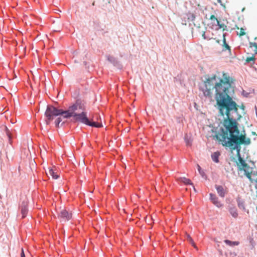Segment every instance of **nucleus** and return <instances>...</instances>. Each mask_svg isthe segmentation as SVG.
<instances>
[{"label": "nucleus", "mask_w": 257, "mask_h": 257, "mask_svg": "<svg viewBox=\"0 0 257 257\" xmlns=\"http://www.w3.org/2000/svg\"><path fill=\"white\" fill-rule=\"evenodd\" d=\"M228 35V34L226 33H224L223 34V39H226L225 37Z\"/></svg>", "instance_id": "nucleus-32"}, {"label": "nucleus", "mask_w": 257, "mask_h": 257, "mask_svg": "<svg viewBox=\"0 0 257 257\" xmlns=\"http://www.w3.org/2000/svg\"><path fill=\"white\" fill-rule=\"evenodd\" d=\"M256 53V54H257V52H256V53Z\"/></svg>", "instance_id": "nucleus-40"}, {"label": "nucleus", "mask_w": 257, "mask_h": 257, "mask_svg": "<svg viewBox=\"0 0 257 257\" xmlns=\"http://www.w3.org/2000/svg\"><path fill=\"white\" fill-rule=\"evenodd\" d=\"M220 155V153L219 152L217 151L215 152H214L211 154V158L212 160L215 163H218L219 162V157Z\"/></svg>", "instance_id": "nucleus-15"}, {"label": "nucleus", "mask_w": 257, "mask_h": 257, "mask_svg": "<svg viewBox=\"0 0 257 257\" xmlns=\"http://www.w3.org/2000/svg\"><path fill=\"white\" fill-rule=\"evenodd\" d=\"M224 242L226 244H227L228 245L230 246H235V245H238L239 244V241H231V240H228V239L224 240Z\"/></svg>", "instance_id": "nucleus-18"}, {"label": "nucleus", "mask_w": 257, "mask_h": 257, "mask_svg": "<svg viewBox=\"0 0 257 257\" xmlns=\"http://www.w3.org/2000/svg\"><path fill=\"white\" fill-rule=\"evenodd\" d=\"M105 57L106 60L111 64L113 67L119 70L123 69V65L121 62L119 60L117 57H115L110 55H106Z\"/></svg>", "instance_id": "nucleus-5"}, {"label": "nucleus", "mask_w": 257, "mask_h": 257, "mask_svg": "<svg viewBox=\"0 0 257 257\" xmlns=\"http://www.w3.org/2000/svg\"><path fill=\"white\" fill-rule=\"evenodd\" d=\"M252 134H253V135H254V134H255V132H252Z\"/></svg>", "instance_id": "nucleus-36"}, {"label": "nucleus", "mask_w": 257, "mask_h": 257, "mask_svg": "<svg viewBox=\"0 0 257 257\" xmlns=\"http://www.w3.org/2000/svg\"><path fill=\"white\" fill-rule=\"evenodd\" d=\"M239 106L238 107H240L241 109H242L243 110H244L245 109V106L243 104H242L241 106H239V105H238Z\"/></svg>", "instance_id": "nucleus-31"}, {"label": "nucleus", "mask_w": 257, "mask_h": 257, "mask_svg": "<svg viewBox=\"0 0 257 257\" xmlns=\"http://www.w3.org/2000/svg\"><path fill=\"white\" fill-rule=\"evenodd\" d=\"M49 173L52 177H60V174H58V170L55 166L48 168Z\"/></svg>", "instance_id": "nucleus-12"}, {"label": "nucleus", "mask_w": 257, "mask_h": 257, "mask_svg": "<svg viewBox=\"0 0 257 257\" xmlns=\"http://www.w3.org/2000/svg\"><path fill=\"white\" fill-rule=\"evenodd\" d=\"M181 24H182L183 25H185V26L187 25V21H186V20L185 19V18L182 19Z\"/></svg>", "instance_id": "nucleus-26"}, {"label": "nucleus", "mask_w": 257, "mask_h": 257, "mask_svg": "<svg viewBox=\"0 0 257 257\" xmlns=\"http://www.w3.org/2000/svg\"><path fill=\"white\" fill-rule=\"evenodd\" d=\"M184 140L187 146H191L192 145V141L187 136H185Z\"/></svg>", "instance_id": "nucleus-22"}, {"label": "nucleus", "mask_w": 257, "mask_h": 257, "mask_svg": "<svg viewBox=\"0 0 257 257\" xmlns=\"http://www.w3.org/2000/svg\"><path fill=\"white\" fill-rule=\"evenodd\" d=\"M245 30V29L241 28L240 29L239 33H238V32H237V34L238 35H239L240 36H242L245 35V33L244 32Z\"/></svg>", "instance_id": "nucleus-24"}, {"label": "nucleus", "mask_w": 257, "mask_h": 257, "mask_svg": "<svg viewBox=\"0 0 257 257\" xmlns=\"http://www.w3.org/2000/svg\"><path fill=\"white\" fill-rule=\"evenodd\" d=\"M198 171L201 175V177H204V172L201 169V167L198 165Z\"/></svg>", "instance_id": "nucleus-25"}, {"label": "nucleus", "mask_w": 257, "mask_h": 257, "mask_svg": "<svg viewBox=\"0 0 257 257\" xmlns=\"http://www.w3.org/2000/svg\"><path fill=\"white\" fill-rule=\"evenodd\" d=\"M210 199L211 202L215 205L216 207L220 208L222 206V204L218 200V197L214 194L212 193L209 194Z\"/></svg>", "instance_id": "nucleus-8"}, {"label": "nucleus", "mask_w": 257, "mask_h": 257, "mask_svg": "<svg viewBox=\"0 0 257 257\" xmlns=\"http://www.w3.org/2000/svg\"><path fill=\"white\" fill-rule=\"evenodd\" d=\"M187 20L188 21L194 22L196 18V16L194 14L188 13L187 14Z\"/></svg>", "instance_id": "nucleus-19"}, {"label": "nucleus", "mask_w": 257, "mask_h": 257, "mask_svg": "<svg viewBox=\"0 0 257 257\" xmlns=\"http://www.w3.org/2000/svg\"><path fill=\"white\" fill-rule=\"evenodd\" d=\"M209 20L211 21L210 23L211 26L210 27L211 29H214L215 27H218L221 23L216 17L213 15H211Z\"/></svg>", "instance_id": "nucleus-10"}, {"label": "nucleus", "mask_w": 257, "mask_h": 257, "mask_svg": "<svg viewBox=\"0 0 257 257\" xmlns=\"http://www.w3.org/2000/svg\"><path fill=\"white\" fill-rule=\"evenodd\" d=\"M72 217L71 212H69L65 209H63L58 213V218L61 222H66L70 220Z\"/></svg>", "instance_id": "nucleus-6"}, {"label": "nucleus", "mask_w": 257, "mask_h": 257, "mask_svg": "<svg viewBox=\"0 0 257 257\" xmlns=\"http://www.w3.org/2000/svg\"><path fill=\"white\" fill-rule=\"evenodd\" d=\"M215 187L219 196L222 198L224 197L226 193V189L221 185H215Z\"/></svg>", "instance_id": "nucleus-11"}, {"label": "nucleus", "mask_w": 257, "mask_h": 257, "mask_svg": "<svg viewBox=\"0 0 257 257\" xmlns=\"http://www.w3.org/2000/svg\"><path fill=\"white\" fill-rule=\"evenodd\" d=\"M187 240L190 243L192 244V246H193L194 247H196L195 243L189 234H187Z\"/></svg>", "instance_id": "nucleus-23"}, {"label": "nucleus", "mask_w": 257, "mask_h": 257, "mask_svg": "<svg viewBox=\"0 0 257 257\" xmlns=\"http://www.w3.org/2000/svg\"><path fill=\"white\" fill-rule=\"evenodd\" d=\"M221 46L222 47V51L228 50L229 52H231V48L227 43L226 39H223L222 44H221Z\"/></svg>", "instance_id": "nucleus-16"}, {"label": "nucleus", "mask_w": 257, "mask_h": 257, "mask_svg": "<svg viewBox=\"0 0 257 257\" xmlns=\"http://www.w3.org/2000/svg\"><path fill=\"white\" fill-rule=\"evenodd\" d=\"M217 42L218 43H219V42H220V40H217Z\"/></svg>", "instance_id": "nucleus-35"}, {"label": "nucleus", "mask_w": 257, "mask_h": 257, "mask_svg": "<svg viewBox=\"0 0 257 257\" xmlns=\"http://www.w3.org/2000/svg\"><path fill=\"white\" fill-rule=\"evenodd\" d=\"M5 132L8 137L9 142L10 144H12V139H13V135L10 130L7 127V126H5Z\"/></svg>", "instance_id": "nucleus-13"}, {"label": "nucleus", "mask_w": 257, "mask_h": 257, "mask_svg": "<svg viewBox=\"0 0 257 257\" xmlns=\"http://www.w3.org/2000/svg\"><path fill=\"white\" fill-rule=\"evenodd\" d=\"M83 64L85 66V68L88 69V70H89V66L88 65V62L85 61H84L83 62Z\"/></svg>", "instance_id": "nucleus-27"}, {"label": "nucleus", "mask_w": 257, "mask_h": 257, "mask_svg": "<svg viewBox=\"0 0 257 257\" xmlns=\"http://www.w3.org/2000/svg\"><path fill=\"white\" fill-rule=\"evenodd\" d=\"M229 212L233 217L236 218L238 216V212L236 207H230L229 209Z\"/></svg>", "instance_id": "nucleus-17"}, {"label": "nucleus", "mask_w": 257, "mask_h": 257, "mask_svg": "<svg viewBox=\"0 0 257 257\" xmlns=\"http://www.w3.org/2000/svg\"><path fill=\"white\" fill-rule=\"evenodd\" d=\"M85 110V101L81 98H77L74 102L69 105L66 110L48 104L44 113L46 117L45 122L47 125H49L55 117L58 116L55 119L54 123L56 127L59 128L65 123L63 122L60 125L62 121V117L66 119L72 117L73 122L81 123L92 127H102V123L95 121L93 117L88 116L87 112Z\"/></svg>", "instance_id": "nucleus-2"}, {"label": "nucleus", "mask_w": 257, "mask_h": 257, "mask_svg": "<svg viewBox=\"0 0 257 257\" xmlns=\"http://www.w3.org/2000/svg\"><path fill=\"white\" fill-rule=\"evenodd\" d=\"M249 180H251V177H249V178H248Z\"/></svg>", "instance_id": "nucleus-38"}, {"label": "nucleus", "mask_w": 257, "mask_h": 257, "mask_svg": "<svg viewBox=\"0 0 257 257\" xmlns=\"http://www.w3.org/2000/svg\"><path fill=\"white\" fill-rule=\"evenodd\" d=\"M246 62L247 63L254 64L255 62V57L252 56L250 57H247L246 60Z\"/></svg>", "instance_id": "nucleus-21"}, {"label": "nucleus", "mask_w": 257, "mask_h": 257, "mask_svg": "<svg viewBox=\"0 0 257 257\" xmlns=\"http://www.w3.org/2000/svg\"><path fill=\"white\" fill-rule=\"evenodd\" d=\"M238 161L240 165L239 168L240 170H243L246 177H251V175H255L256 173L253 171V168L249 167L244 161V160L239 156Z\"/></svg>", "instance_id": "nucleus-4"}, {"label": "nucleus", "mask_w": 257, "mask_h": 257, "mask_svg": "<svg viewBox=\"0 0 257 257\" xmlns=\"http://www.w3.org/2000/svg\"><path fill=\"white\" fill-rule=\"evenodd\" d=\"M237 103L233 99L217 107L219 114L224 117L223 125L225 129L221 127L218 135H216L217 139L222 141L224 146L228 147L232 150H236L239 154L241 144L249 145L250 140L246 138V134L243 130L240 134L237 121L242 116L238 112Z\"/></svg>", "instance_id": "nucleus-1"}, {"label": "nucleus", "mask_w": 257, "mask_h": 257, "mask_svg": "<svg viewBox=\"0 0 257 257\" xmlns=\"http://www.w3.org/2000/svg\"><path fill=\"white\" fill-rule=\"evenodd\" d=\"M47 175H48L47 172L46 171ZM47 177H49V176H47Z\"/></svg>", "instance_id": "nucleus-37"}, {"label": "nucleus", "mask_w": 257, "mask_h": 257, "mask_svg": "<svg viewBox=\"0 0 257 257\" xmlns=\"http://www.w3.org/2000/svg\"><path fill=\"white\" fill-rule=\"evenodd\" d=\"M236 253L235 252H230V255L232 256L233 257L236 256Z\"/></svg>", "instance_id": "nucleus-29"}, {"label": "nucleus", "mask_w": 257, "mask_h": 257, "mask_svg": "<svg viewBox=\"0 0 257 257\" xmlns=\"http://www.w3.org/2000/svg\"><path fill=\"white\" fill-rule=\"evenodd\" d=\"M177 181L180 184L183 183L185 185H191L193 188L194 191L196 192V190L194 186L193 185L191 181L189 179L187 178H177Z\"/></svg>", "instance_id": "nucleus-9"}, {"label": "nucleus", "mask_w": 257, "mask_h": 257, "mask_svg": "<svg viewBox=\"0 0 257 257\" xmlns=\"http://www.w3.org/2000/svg\"><path fill=\"white\" fill-rule=\"evenodd\" d=\"M221 28H222L223 31H228L227 26L223 23H220L218 27H216L215 28V30L217 31Z\"/></svg>", "instance_id": "nucleus-20"}, {"label": "nucleus", "mask_w": 257, "mask_h": 257, "mask_svg": "<svg viewBox=\"0 0 257 257\" xmlns=\"http://www.w3.org/2000/svg\"><path fill=\"white\" fill-rule=\"evenodd\" d=\"M234 79L228 73H223L222 78H218L215 75L212 77H205L203 87L200 86L206 98L212 99L211 90L215 89V99L217 107L233 99L234 94Z\"/></svg>", "instance_id": "nucleus-3"}, {"label": "nucleus", "mask_w": 257, "mask_h": 257, "mask_svg": "<svg viewBox=\"0 0 257 257\" xmlns=\"http://www.w3.org/2000/svg\"><path fill=\"white\" fill-rule=\"evenodd\" d=\"M236 201H237V203L238 207L240 209H242V210H245V202H244V201L243 200H242V199H241L239 197H238L236 199Z\"/></svg>", "instance_id": "nucleus-14"}, {"label": "nucleus", "mask_w": 257, "mask_h": 257, "mask_svg": "<svg viewBox=\"0 0 257 257\" xmlns=\"http://www.w3.org/2000/svg\"><path fill=\"white\" fill-rule=\"evenodd\" d=\"M191 26V24H189V27Z\"/></svg>", "instance_id": "nucleus-39"}, {"label": "nucleus", "mask_w": 257, "mask_h": 257, "mask_svg": "<svg viewBox=\"0 0 257 257\" xmlns=\"http://www.w3.org/2000/svg\"><path fill=\"white\" fill-rule=\"evenodd\" d=\"M202 37H203V39L205 40L208 39V38L206 37V36L205 35V32H203V33L202 34Z\"/></svg>", "instance_id": "nucleus-30"}, {"label": "nucleus", "mask_w": 257, "mask_h": 257, "mask_svg": "<svg viewBox=\"0 0 257 257\" xmlns=\"http://www.w3.org/2000/svg\"><path fill=\"white\" fill-rule=\"evenodd\" d=\"M217 1L218 3H220L221 6H223V4H222L221 0H217Z\"/></svg>", "instance_id": "nucleus-33"}, {"label": "nucleus", "mask_w": 257, "mask_h": 257, "mask_svg": "<svg viewBox=\"0 0 257 257\" xmlns=\"http://www.w3.org/2000/svg\"><path fill=\"white\" fill-rule=\"evenodd\" d=\"M28 200L26 198H25L21 204L19 205V209H20L22 214V218H25L28 212Z\"/></svg>", "instance_id": "nucleus-7"}, {"label": "nucleus", "mask_w": 257, "mask_h": 257, "mask_svg": "<svg viewBox=\"0 0 257 257\" xmlns=\"http://www.w3.org/2000/svg\"><path fill=\"white\" fill-rule=\"evenodd\" d=\"M21 257H25V254L23 248H21Z\"/></svg>", "instance_id": "nucleus-28"}, {"label": "nucleus", "mask_w": 257, "mask_h": 257, "mask_svg": "<svg viewBox=\"0 0 257 257\" xmlns=\"http://www.w3.org/2000/svg\"><path fill=\"white\" fill-rule=\"evenodd\" d=\"M235 28L237 29H239V28L237 27V25H235V28H233V29H235Z\"/></svg>", "instance_id": "nucleus-34"}]
</instances>
